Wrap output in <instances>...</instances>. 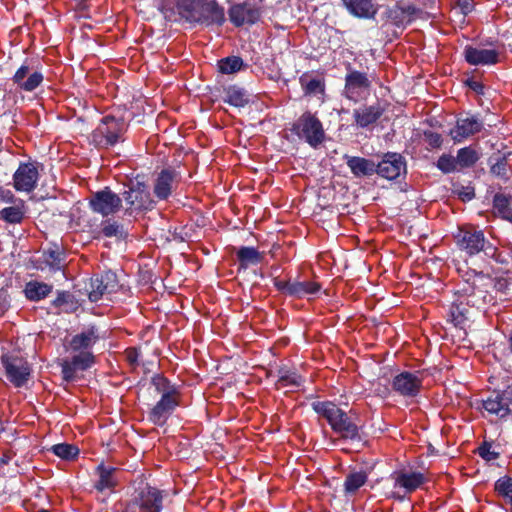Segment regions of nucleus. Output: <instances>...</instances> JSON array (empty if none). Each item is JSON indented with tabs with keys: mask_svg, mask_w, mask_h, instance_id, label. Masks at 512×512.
Masks as SVG:
<instances>
[{
	"mask_svg": "<svg viewBox=\"0 0 512 512\" xmlns=\"http://www.w3.org/2000/svg\"><path fill=\"white\" fill-rule=\"evenodd\" d=\"M459 272L463 283L454 295H461L462 299L470 303V307H475L478 311L495 302L492 295V277L489 274L472 269Z\"/></svg>",
	"mask_w": 512,
	"mask_h": 512,
	"instance_id": "nucleus-1",
	"label": "nucleus"
},
{
	"mask_svg": "<svg viewBox=\"0 0 512 512\" xmlns=\"http://www.w3.org/2000/svg\"><path fill=\"white\" fill-rule=\"evenodd\" d=\"M128 124L124 118L112 115L104 116L90 135V142L98 149H107L121 140L127 131Z\"/></svg>",
	"mask_w": 512,
	"mask_h": 512,
	"instance_id": "nucleus-2",
	"label": "nucleus"
},
{
	"mask_svg": "<svg viewBox=\"0 0 512 512\" xmlns=\"http://www.w3.org/2000/svg\"><path fill=\"white\" fill-rule=\"evenodd\" d=\"M292 134L304 140L310 147H319L326 138L321 120L310 111H305L290 127Z\"/></svg>",
	"mask_w": 512,
	"mask_h": 512,
	"instance_id": "nucleus-3",
	"label": "nucleus"
},
{
	"mask_svg": "<svg viewBox=\"0 0 512 512\" xmlns=\"http://www.w3.org/2000/svg\"><path fill=\"white\" fill-rule=\"evenodd\" d=\"M151 384L161 394L160 400L152 409V416H161L173 412L180 404V387L172 384L163 374H155L151 378Z\"/></svg>",
	"mask_w": 512,
	"mask_h": 512,
	"instance_id": "nucleus-4",
	"label": "nucleus"
},
{
	"mask_svg": "<svg viewBox=\"0 0 512 512\" xmlns=\"http://www.w3.org/2000/svg\"><path fill=\"white\" fill-rule=\"evenodd\" d=\"M125 202V214L132 215L135 211H150L156 202L151 198L147 185L141 181H131L120 193Z\"/></svg>",
	"mask_w": 512,
	"mask_h": 512,
	"instance_id": "nucleus-5",
	"label": "nucleus"
},
{
	"mask_svg": "<svg viewBox=\"0 0 512 512\" xmlns=\"http://www.w3.org/2000/svg\"><path fill=\"white\" fill-rule=\"evenodd\" d=\"M454 237L458 248L469 256L477 255L481 251L488 256H493L496 252V248L485 238L482 230L462 227Z\"/></svg>",
	"mask_w": 512,
	"mask_h": 512,
	"instance_id": "nucleus-6",
	"label": "nucleus"
},
{
	"mask_svg": "<svg viewBox=\"0 0 512 512\" xmlns=\"http://www.w3.org/2000/svg\"><path fill=\"white\" fill-rule=\"evenodd\" d=\"M118 288V277L112 270L91 277L84 287L91 302L99 301L105 294L115 293Z\"/></svg>",
	"mask_w": 512,
	"mask_h": 512,
	"instance_id": "nucleus-7",
	"label": "nucleus"
},
{
	"mask_svg": "<svg viewBox=\"0 0 512 512\" xmlns=\"http://www.w3.org/2000/svg\"><path fill=\"white\" fill-rule=\"evenodd\" d=\"M89 207L103 217L114 215L122 208L120 193L113 192L109 187L94 192L89 199Z\"/></svg>",
	"mask_w": 512,
	"mask_h": 512,
	"instance_id": "nucleus-8",
	"label": "nucleus"
},
{
	"mask_svg": "<svg viewBox=\"0 0 512 512\" xmlns=\"http://www.w3.org/2000/svg\"><path fill=\"white\" fill-rule=\"evenodd\" d=\"M273 285L285 296L298 299L316 295L321 290V284L315 281L281 280L277 277L273 279Z\"/></svg>",
	"mask_w": 512,
	"mask_h": 512,
	"instance_id": "nucleus-9",
	"label": "nucleus"
},
{
	"mask_svg": "<svg viewBox=\"0 0 512 512\" xmlns=\"http://www.w3.org/2000/svg\"><path fill=\"white\" fill-rule=\"evenodd\" d=\"M376 174L389 181L397 180L407 173V163L400 153L387 152L380 162L376 163Z\"/></svg>",
	"mask_w": 512,
	"mask_h": 512,
	"instance_id": "nucleus-10",
	"label": "nucleus"
},
{
	"mask_svg": "<svg viewBox=\"0 0 512 512\" xmlns=\"http://www.w3.org/2000/svg\"><path fill=\"white\" fill-rule=\"evenodd\" d=\"M8 380L16 387L26 384L31 374L28 362L19 356L4 354L1 357Z\"/></svg>",
	"mask_w": 512,
	"mask_h": 512,
	"instance_id": "nucleus-11",
	"label": "nucleus"
},
{
	"mask_svg": "<svg viewBox=\"0 0 512 512\" xmlns=\"http://www.w3.org/2000/svg\"><path fill=\"white\" fill-rule=\"evenodd\" d=\"M423 379L421 371L400 372L392 380V390L403 397H416L422 389Z\"/></svg>",
	"mask_w": 512,
	"mask_h": 512,
	"instance_id": "nucleus-12",
	"label": "nucleus"
},
{
	"mask_svg": "<svg viewBox=\"0 0 512 512\" xmlns=\"http://www.w3.org/2000/svg\"><path fill=\"white\" fill-rule=\"evenodd\" d=\"M230 22L235 27L244 25H254L260 21L262 17L261 7L250 2H241L232 4L228 9Z\"/></svg>",
	"mask_w": 512,
	"mask_h": 512,
	"instance_id": "nucleus-13",
	"label": "nucleus"
},
{
	"mask_svg": "<svg viewBox=\"0 0 512 512\" xmlns=\"http://www.w3.org/2000/svg\"><path fill=\"white\" fill-rule=\"evenodd\" d=\"M345 69L344 93L348 99H355L361 91L370 89L372 80L367 73L356 70L350 62L345 63Z\"/></svg>",
	"mask_w": 512,
	"mask_h": 512,
	"instance_id": "nucleus-14",
	"label": "nucleus"
},
{
	"mask_svg": "<svg viewBox=\"0 0 512 512\" xmlns=\"http://www.w3.org/2000/svg\"><path fill=\"white\" fill-rule=\"evenodd\" d=\"M422 9L412 3L399 0L386 10L387 18L397 27H405L415 21Z\"/></svg>",
	"mask_w": 512,
	"mask_h": 512,
	"instance_id": "nucleus-15",
	"label": "nucleus"
},
{
	"mask_svg": "<svg viewBox=\"0 0 512 512\" xmlns=\"http://www.w3.org/2000/svg\"><path fill=\"white\" fill-rule=\"evenodd\" d=\"M180 181V173L174 168L162 169L155 178L153 194L159 201L167 200L177 188Z\"/></svg>",
	"mask_w": 512,
	"mask_h": 512,
	"instance_id": "nucleus-16",
	"label": "nucleus"
},
{
	"mask_svg": "<svg viewBox=\"0 0 512 512\" xmlns=\"http://www.w3.org/2000/svg\"><path fill=\"white\" fill-rule=\"evenodd\" d=\"M38 179V169L33 163H20L13 174V187L18 192L30 193L36 188Z\"/></svg>",
	"mask_w": 512,
	"mask_h": 512,
	"instance_id": "nucleus-17",
	"label": "nucleus"
},
{
	"mask_svg": "<svg viewBox=\"0 0 512 512\" xmlns=\"http://www.w3.org/2000/svg\"><path fill=\"white\" fill-rule=\"evenodd\" d=\"M226 22L225 10L216 0H203L196 24L221 27Z\"/></svg>",
	"mask_w": 512,
	"mask_h": 512,
	"instance_id": "nucleus-18",
	"label": "nucleus"
},
{
	"mask_svg": "<svg viewBox=\"0 0 512 512\" xmlns=\"http://www.w3.org/2000/svg\"><path fill=\"white\" fill-rule=\"evenodd\" d=\"M164 491L156 487L146 486L139 490L134 503L142 512H161L163 508Z\"/></svg>",
	"mask_w": 512,
	"mask_h": 512,
	"instance_id": "nucleus-19",
	"label": "nucleus"
},
{
	"mask_svg": "<svg viewBox=\"0 0 512 512\" xmlns=\"http://www.w3.org/2000/svg\"><path fill=\"white\" fill-rule=\"evenodd\" d=\"M484 127L483 121L476 115L459 117L456 125L449 132L454 142H461L464 139L479 133Z\"/></svg>",
	"mask_w": 512,
	"mask_h": 512,
	"instance_id": "nucleus-20",
	"label": "nucleus"
},
{
	"mask_svg": "<svg viewBox=\"0 0 512 512\" xmlns=\"http://www.w3.org/2000/svg\"><path fill=\"white\" fill-rule=\"evenodd\" d=\"M465 61L473 66H489L499 63V52L495 49H480L466 45L463 51Z\"/></svg>",
	"mask_w": 512,
	"mask_h": 512,
	"instance_id": "nucleus-21",
	"label": "nucleus"
},
{
	"mask_svg": "<svg viewBox=\"0 0 512 512\" xmlns=\"http://www.w3.org/2000/svg\"><path fill=\"white\" fill-rule=\"evenodd\" d=\"M473 309L475 307H470V303L462 299L461 295H455L448 312L449 320L455 327L463 329L467 322L471 320Z\"/></svg>",
	"mask_w": 512,
	"mask_h": 512,
	"instance_id": "nucleus-22",
	"label": "nucleus"
},
{
	"mask_svg": "<svg viewBox=\"0 0 512 512\" xmlns=\"http://www.w3.org/2000/svg\"><path fill=\"white\" fill-rule=\"evenodd\" d=\"M385 108L379 103L363 105L353 110V118L360 128H367L375 124L384 114Z\"/></svg>",
	"mask_w": 512,
	"mask_h": 512,
	"instance_id": "nucleus-23",
	"label": "nucleus"
},
{
	"mask_svg": "<svg viewBox=\"0 0 512 512\" xmlns=\"http://www.w3.org/2000/svg\"><path fill=\"white\" fill-rule=\"evenodd\" d=\"M346 165L356 178L370 177L376 174V163L369 158L345 155Z\"/></svg>",
	"mask_w": 512,
	"mask_h": 512,
	"instance_id": "nucleus-24",
	"label": "nucleus"
},
{
	"mask_svg": "<svg viewBox=\"0 0 512 512\" xmlns=\"http://www.w3.org/2000/svg\"><path fill=\"white\" fill-rule=\"evenodd\" d=\"M341 2L352 16L360 19H373L378 11L372 0H341Z\"/></svg>",
	"mask_w": 512,
	"mask_h": 512,
	"instance_id": "nucleus-25",
	"label": "nucleus"
},
{
	"mask_svg": "<svg viewBox=\"0 0 512 512\" xmlns=\"http://www.w3.org/2000/svg\"><path fill=\"white\" fill-rule=\"evenodd\" d=\"M99 339L98 328L91 325L81 333L74 335L69 342V346L74 352L83 351L92 348Z\"/></svg>",
	"mask_w": 512,
	"mask_h": 512,
	"instance_id": "nucleus-26",
	"label": "nucleus"
},
{
	"mask_svg": "<svg viewBox=\"0 0 512 512\" xmlns=\"http://www.w3.org/2000/svg\"><path fill=\"white\" fill-rule=\"evenodd\" d=\"M278 380L275 384L277 389L282 388H292L298 389L300 388L305 379L297 372L294 368H289L288 366H281L277 370Z\"/></svg>",
	"mask_w": 512,
	"mask_h": 512,
	"instance_id": "nucleus-27",
	"label": "nucleus"
},
{
	"mask_svg": "<svg viewBox=\"0 0 512 512\" xmlns=\"http://www.w3.org/2000/svg\"><path fill=\"white\" fill-rule=\"evenodd\" d=\"M96 472L99 476L98 481L94 487L99 491L105 490L113 491L118 484L117 472L118 470L112 466H106L103 463L97 466Z\"/></svg>",
	"mask_w": 512,
	"mask_h": 512,
	"instance_id": "nucleus-28",
	"label": "nucleus"
},
{
	"mask_svg": "<svg viewBox=\"0 0 512 512\" xmlns=\"http://www.w3.org/2000/svg\"><path fill=\"white\" fill-rule=\"evenodd\" d=\"M264 255V252H259L255 247L241 246L236 252L238 270H246L250 266L262 263Z\"/></svg>",
	"mask_w": 512,
	"mask_h": 512,
	"instance_id": "nucleus-29",
	"label": "nucleus"
},
{
	"mask_svg": "<svg viewBox=\"0 0 512 512\" xmlns=\"http://www.w3.org/2000/svg\"><path fill=\"white\" fill-rule=\"evenodd\" d=\"M331 428L342 438L355 439L358 436L359 426L352 418H326Z\"/></svg>",
	"mask_w": 512,
	"mask_h": 512,
	"instance_id": "nucleus-30",
	"label": "nucleus"
},
{
	"mask_svg": "<svg viewBox=\"0 0 512 512\" xmlns=\"http://www.w3.org/2000/svg\"><path fill=\"white\" fill-rule=\"evenodd\" d=\"M394 479V486L404 488L408 493L415 491L425 480L420 472H398L394 474Z\"/></svg>",
	"mask_w": 512,
	"mask_h": 512,
	"instance_id": "nucleus-31",
	"label": "nucleus"
},
{
	"mask_svg": "<svg viewBox=\"0 0 512 512\" xmlns=\"http://www.w3.org/2000/svg\"><path fill=\"white\" fill-rule=\"evenodd\" d=\"M203 0H176L175 7L179 16L186 22L196 24Z\"/></svg>",
	"mask_w": 512,
	"mask_h": 512,
	"instance_id": "nucleus-32",
	"label": "nucleus"
},
{
	"mask_svg": "<svg viewBox=\"0 0 512 512\" xmlns=\"http://www.w3.org/2000/svg\"><path fill=\"white\" fill-rule=\"evenodd\" d=\"M225 97L223 101L236 108H243L249 103V95L246 90L237 85H230L224 88Z\"/></svg>",
	"mask_w": 512,
	"mask_h": 512,
	"instance_id": "nucleus-33",
	"label": "nucleus"
},
{
	"mask_svg": "<svg viewBox=\"0 0 512 512\" xmlns=\"http://www.w3.org/2000/svg\"><path fill=\"white\" fill-rule=\"evenodd\" d=\"M52 290V285L32 280L26 283L24 294L30 301H40L46 298L52 292Z\"/></svg>",
	"mask_w": 512,
	"mask_h": 512,
	"instance_id": "nucleus-34",
	"label": "nucleus"
},
{
	"mask_svg": "<svg viewBox=\"0 0 512 512\" xmlns=\"http://www.w3.org/2000/svg\"><path fill=\"white\" fill-rule=\"evenodd\" d=\"M512 196L496 193L493 197V208L497 216L503 220L512 222Z\"/></svg>",
	"mask_w": 512,
	"mask_h": 512,
	"instance_id": "nucleus-35",
	"label": "nucleus"
},
{
	"mask_svg": "<svg viewBox=\"0 0 512 512\" xmlns=\"http://www.w3.org/2000/svg\"><path fill=\"white\" fill-rule=\"evenodd\" d=\"M313 410L319 416H347L350 411H346L345 409L339 407L333 401H315L312 403Z\"/></svg>",
	"mask_w": 512,
	"mask_h": 512,
	"instance_id": "nucleus-36",
	"label": "nucleus"
},
{
	"mask_svg": "<svg viewBox=\"0 0 512 512\" xmlns=\"http://www.w3.org/2000/svg\"><path fill=\"white\" fill-rule=\"evenodd\" d=\"M367 474L364 471L351 472L346 476L344 491L347 494H354L367 481Z\"/></svg>",
	"mask_w": 512,
	"mask_h": 512,
	"instance_id": "nucleus-37",
	"label": "nucleus"
},
{
	"mask_svg": "<svg viewBox=\"0 0 512 512\" xmlns=\"http://www.w3.org/2000/svg\"><path fill=\"white\" fill-rule=\"evenodd\" d=\"M52 306L64 308L65 312H74L78 308V302L69 291H58L56 298L52 301Z\"/></svg>",
	"mask_w": 512,
	"mask_h": 512,
	"instance_id": "nucleus-38",
	"label": "nucleus"
},
{
	"mask_svg": "<svg viewBox=\"0 0 512 512\" xmlns=\"http://www.w3.org/2000/svg\"><path fill=\"white\" fill-rule=\"evenodd\" d=\"M246 66L239 56H229L218 61V69L222 74H233Z\"/></svg>",
	"mask_w": 512,
	"mask_h": 512,
	"instance_id": "nucleus-39",
	"label": "nucleus"
},
{
	"mask_svg": "<svg viewBox=\"0 0 512 512\" xmlns=\"http://www.w3.org/2000/svg\"><path fill=\"white\" fill-rule=\"evenodd\" d=\"M459 169L470 168L479 160V155L472 147H464L457 151L456 156Z\"/></svg>",
	"mask_w": 512,
	"mask_h": 512,
	"instance_id": "nucleus-40",
	"label": "nucleus"
},
{
	"mask_svg": "<svg viewBox=\"0 0 512 512\" xmlns=\"http://www.w3.org/2000/svg\"><path fill=\"white\" fill-rule=\"evenodd\" d=\"M494 490L498 496L504 498L512 508V477L505 475L494 484Z\"/></svg>",
	"mask_w": 512,
	"mask_h": 512,
	"instance_id": "nucleus-41",
	"label": "nucleus"
},
{
	"mask_svg": "<svg viewBox=\"0 0 512 512\" xmlns=\"http://www.w3.org/2000/svg\"><path fill=\"white\" fill-rule=\"evenodd\" d=\"M101 233L107 238L116 237L118 239H123L127 236L123 225L110 219H107L101 223Z\"/></svg>",
	"mask_w": 512,
	"mask_h": 512,
	"instance_id": "nucleus-42",
	"label": "nucleus"
},
{
	"mask_svg": "<svg viewBox=\"0 0 512 512\" xmlns=\"http://www.w3.org/2000/svg\"><path fill=\"white\" fill-rule=\"evenodd\" d=\"M305 95L323 94L325 91V82L323 79L312 78L307 80L304 76L300 78Z\"/></svg>",
	"mask_w": 512,
	"mask_h": 512,
	"instance_id": "nucleus-43",
	"label": "nucleus"
},
{
	"mask_svg": "<svg viewBox=\"0 0 512 512\" xmlns=\"http://www.w3.org/2000/svg\"><path fill=\"white\" fill-rule=\"evenodd\" d=\"M79 353L74 355L70 362L73 367L78 370L85 371L89 369L95 362L93 353L89 351H78Z\"/></svg>",
	"mask_w": 512,
	"mask_h": 512,
	"instance_id": "nucleus-44",
	"label": "nucleus"
},
{
	"mask_svg": "<svg viewBox=\"0 0 512 512\" xmlns=\"http://www.w3.org/2000/svg\"><path fill=\"white\" fill-rule=\"evenodd\" d=\"M24 214L25 212L22 207H5L0 211V219L10 224H18L22 222Z\"/></svg>",
	"mask_w": 512,
	"mask_h": 512,
	"instance_id": "nucleus-45",
	"label": "nucleus"
},
{
	"mask_svg": "<svg viewBox=\"0 0 512 512\" xmlns=\"http://www.w3.org/2000/svg\"><path fill=\"white\" fill-rule=\"evenodd\" d=\"M491 163L490 173L496 177H499L504 180H508V156L502 155L496 158V161L492 163V158L489 159Z\"/></svg>",
	"mask_w": 512,
	"mask_h": 512,
	"instance_id": "nucleus-46",
	"label": "nucleus"
},
{
	"mask_svg": "<svg viewBox=\"0 0 512 512\" xmlns=\"http://www.w3.org/2000/svg\"><path fill=\"white\" fill-rule=\"evenodd\" d=\"M51 450L55 455L64 459L71 460L77 456L79 450L76 446L67 443L56 444L52 446Z\"/></svg>",
	"mask_w": 512,
	"mask_h": 512,
	"instance_id": "nucleus-47",
	"label": "nucleus"
},
{
	"mask_svg": "<svg viewBox=\"0 0 512 512\" xmlns=\"http://www.w3.org/2000/svg\"><path fill=\"white\" fill-rule=\"evenodd\" d=\"M436 166L445 174L452 173L459 169L456 157L447 154H443L438 158Z\"/></svg>",
	"mask_w": 512,
	"mask_h": 512,
	"instance_id": "nucleus-48",
	"label": "nucleus"
},
{
	"mask_svg": "<svg viewBox=\"0 0 512 512\" xmlns=\"http://www.w3.org/2000/svg\"><path fill=\"white\" fill-rule=\"evenodd\" d=\"M43 80V74L39 71H34L29 74L28 78L22 82L19 88L26 92H32L41 85Z\"/></svg>",
	"mask_w": 512,
	"mask_h": 512,
	"instance_id": "nucleus-49",
	"label": "nucleus"
},
{
	"mask_svg": "<svg viewBox=\"0 0 512 512\" xmlns=\"http://www.w3.org/2000/svg\"><path fill=\"white\" fill-rule=\"evenodd\" d=\"M63 260V254L57 250H49L45 253V263L49 266L50 270L54 272L62 270Z\"/></svg>",
	"mask_w": 512,
	"mask_h": 512,
	"instance_id": "nucleus-50",
	"label": "nucleus"
},
{
	"mask_svg": "<svg viewBox=\"0 0 512 512\" xmlns=\"http://www.w3.org/2000/svg\"><path fill=\"white\" fill-rule=\"evenodd\" d=\"M492 289L502 294L508 295L511 291L512 283L505 277L492 278Z\"/></svg>",
	"mask_w": 512,
	"mask_h": 512,
	"instance_id": "nucleus-51",
	"label": "nucleus"
},
{
	"mask_svg": "<svg viewBox=\"0 0 512 512\" xmlns=\"http://www.w3.org/2000/svg\"><path fill=\"white\" fill-rule=\"evenodd\" d=\"M463 202H469L475 198V190L472 186H459L454 191Z\"/></svg>",
	"mask_w": 512,
	"mask_h": 512,
	"instance_id": "nucleus-52",
	"label": "nucleus"
},
{
	"mask_svg": "<svg viewBox=\"0 0 512 512\" xmlns=\"http://www.w3.org/2000/svg\"><path fill=\"white\" fill-rule=\"evenodd\" d=\"M424 139L431 148H440L443 142L441 134L427 130L424 131Z\"/></svg>",
	"mask_w": 512,
	"mask_h": 512,
	"instance_id": "nucleus-53",
	"label": "nucleus"
},
{
	"mask_svg": "<svg viewBox=\"0 0 512 512\" xmlns=\"http://www.w3.org/2000/svg\"><path fill=\"white\" fill-rule=\"evenodd\" d=\"M77 368L71 365V362L64 360L61 363V373L65 381H72L76 377Z\"/></svg>",
	"mask_w": 512,
	"mask_h": 512,
	"instance_id": "nucleus-54",
	"label": "nucleus"
},
{
	"mask_svg": "<svg viewBox=\"0 0 512 512\" xmlns=\"http://www.w3.org/2000/svg\"><path fill=\"white\" fill-rule=\"evenodd\" d=\"M478 453L483 459L487 461L495 460L499 457V453L491 450V444L486 442L478 448Z\"/></svg>",
	"mask_w": 512,
	"mask_h": 512,
	"instance_id": "nucleus-55",
	"label": "nucleus"
},
{
	"mask_svg": "<svg viewBox=\"0 0 512 512\" xmlns=\"http://www.w3.org/2000/svg\"><path fill=\"white\" fill-rule=\"evenodd\" d=\"M30 72V67L27 64H22L15 72V74L12 77V80L14 84H16L18 87L22 84V82L25 80V77L28 76Z\"/></svg>",
	"mask_w": 512,
	"mask_h": 512,
	"instance_id": "nucleus-56",
	"label": "nucleus"
},
{
	"mask_svg": "<svg viewBox=\"0 0 512 512\" xmlns=\"http://www.w3.org/2000/svg\"><path fill=\"white\" fill-rule=\"evenodd\" d=\"M125 355H126V359H127L128 363L131 366L135 367L138 365V359H139V356L141 355L140 348L128 347L125 350Z\"/></svg>",
	"mask_w": 512,
	"mask_h": 512,
	"instance_id": "nucleus-57",
	"label": "nucleus"
},
{
	"mask_svg": "<svg viewBox=\"0 0 512 512\" xmlns=\"http://www.w3.org/2000/svg\"><path fill=\"white\" fill-rule=\"evenodd\" d=\"M457 6L461 13L466 16L474 10L475 3L473 0H456Z\"/></svg>",
	"mask_w": 512,
	"mask_h": 512,
	"instance_id": "nucleus-58",
	"label": "nucleus"
},
{
	"mask_svg": "<svg viewBox=\"0 0 512 512\" xmlns=\"http://www.w3.org/2000/svg\"><path fill=\"white\" fill-rule=\"evenodd\" d=\"M464 84L467 87H469L472 91H474L476 94H478V95L484 94L485 87L481 82L476 81L473 78H468L464 81Z\"/></svg>",
	"mask_w": 512,
	"mask_h": 512,
	"instance_id": "nucleus-59",
	"label": "nucleus"
},
{
	"mask_svg": "<svg viewBox=\"0 0 512 512\" xmlns=\"http://www.w3.org/2000/svg\"><path fill=\"white\" fill-rule=\"evenodd\" d=\"M0 198L2 201L6 202V203H11V204L14 203L16 200L14 194L10 190H1Z\"/></svg>",
	"mask_w": 512,
	"mask_h": 512,
	"instance_id": "nucleus-60",
	"label": "nucleus"
},
{
	"mask_svg": "<svg viewBox=\"0 0 512 512\" xmlns=\"http://www.w3.org/2000/svg\"><path fill=\"white\" fill-rule=\"evenodd\" d=\"M9 296L5 290L0 291V305L3 310H7L9 307Z\"/></svg>",
	"mask_w": 512,
	"mask_h": 512,
	"instance_id": "nucleus-61",
	"label": "nucleus"
},
{
	"mask_svg": "<svg viewBox=\"0 0 512 512\" xmlns=\"http://www.w3.org/2000/svg\"><path fill=\"white\" fill-rule=\"evenodd\" d=\"M172 237H173V240H175L177 242H184L185 241V238H184V236L182 235L181 232L174 231L173 234H172Z\"/></svg>",
	"mask_w": 512,
	"mask_h": 512,
	"instance_id": "nucleus-62",
	"label": "nucleus"
},
{
	"mask_svg": "<svg viewBox=\"0 0 512 512\" xmlns=\"http://www.w3.org/2000/svg\"><path fill=\"white\" fill-rule=\"evenodd\" d=\"M507 339V348L509 352L512 354V329L509 331L508 335L506 336Z\"/></svg>",
	"mask_w": 512,
	"mask_h": 512,
	"instance_id": "nucleus-63",
	"label": "nucleus"
},
{
	"mask_svg": "<svg viewBox=\"0 0 512 512\" xmlns=\"http://www.w3.org/2000/svg\"><path fill=\"white\" fill-rule=\"evenodd\" d=\"M148 420L152 421L155 425L163 426L165 424V418H148Z\"/></svg>",
	"mask_w": 512,
	"mask_h": 512,
	"instance_id": "nucleus-64",
	"label": "nucleus"
}]
</instances>
